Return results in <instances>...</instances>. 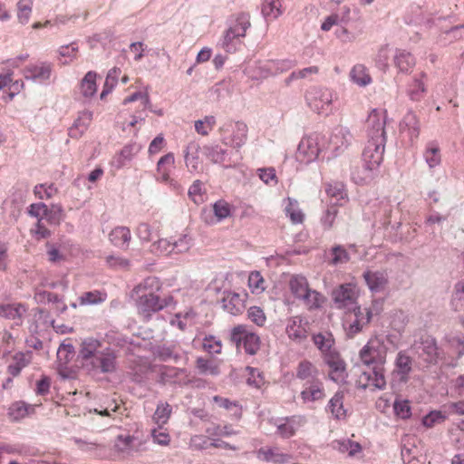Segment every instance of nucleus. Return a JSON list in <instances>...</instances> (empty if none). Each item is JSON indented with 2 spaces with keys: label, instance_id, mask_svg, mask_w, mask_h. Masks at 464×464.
<instances>
[{
  "label": "nucleus",
  "instance_id": "f257e3e1",
  "mask_svg": "<svg viewBox=\"0 0 464 464\" xmlns=\"http://www.w3.org/2000/svg\"><path fill=\"white\" fill-rule=\"evenodd\" d=\"M83 365L90 371L101 373H112L117 369V353L109 347H103L101 341L89 337L81 344L79 352Z\"/></svg>",
  "mask_w": 464,
  "mask_h": 464
},
{
  "label": "nucleus",
  "instance_id": "f03ea898",
  "mask_svg": "<svg viewBox=\"0 0 464 464\" xmlns=\"http://www.w3.org/2000/svg\"><path fill=\"white\" fill-rule=\"evenodd\" d=\"M160 290V282L156 277H148L144 280L143 284L138 286V292L144 290L136 302L138 312L146 320H150L153 314L169 307L174 304L172 295H166L160 297L153 289Z\"/></svg>",
  "mask_w": 464,
  "mask_h": 464
},
{
  "label": "nucleus",
  "instance_id": "7ed1b4c3",
  "mask_svg": "<svg viewBox=\"0 0 464 464\" xmlns=\"http://www.w3.org/2000/svg\"><path fill=\"white\" fill-rule=\"evenodd\" d=\"M384 148L385 143H382V140L377 142L367 141L362 155L364 176H360L357 172L353 174V179L356 184H367L377 175L383 160Z\"/></svg>",
  "mask_w": 464,
  "mask_h": 464
},
{
  "label": "nucleus",
  "instance_id": "20e7f679",
  "mask_svg": "<svg viewBox=\"0 0 464 464\" xmlns=\"http://www.w3.org/2000/svg\"><path fill=\"white\" fill-rule=\"evenodd\" d=\"M222 142L233 148H241L247 140V125L243 121H227L220 128Z\"/></svg>",
  "mask_w": 464,
  "mask_h": 464
},
{
  "label": "nucleus",
  "instance_id": "39448f33",
  "mask_svg": "<svg viewBox=\"0 0 464 464\" xmlns=\"http://www.w3.org/2000/svg\"><path fill=\"white\" fill-rule=\"evenodd\" d=\"M333 99L334 92L328 88L314 86L305 94L308 106L318 114L328 115L332 111Z\"/></svg>",
  "mask_w": 464,
  "mask_h": 464
},
{
  "label": "nucleus",
  "instance_id": "423d86ee",
  "mask_svg": "<svg viewBox=\"0 0 464 464\" xmlns=\"http://www.w3.org/2000/svg\"><path fill=\"white\" fill-rule=\"evenodd\" d=\"M230 341L239 348L243 346L246 353L254 355L260 348V338L257 334L248 332L246 325L235 326L230 332Z\"/></svg>",
  "mask_w": 464,
  "mask_h": 464
},
{
  "label": "nucleus",
  "instance_id": "0eeeda50",
  "mask_svg": "<svg viewBox=\"0 0 464 464\" xmlns=\"http://www.w3.org/2000/svg\"><path fill=\"white\" fill-rule=\"evenodd\" d=\"M387 348L379 340H370L360 351V359L366 366L384 365Z\"/></svg>",
  "mask_w": 464,
  "mask_h": 464
},
{
  "label": "nucleus",
  "instance_id": "6e6552de",
  "mask_svg": "<svg viewBox=\"0 0 464 464\" xmlns=\"http://www.w3.org/2000/svg\"><path fill=\"white\" fill-rule=\"evenodd\" d=\"M368 141H380L386 143V116L385 111L373 109L366 121Z\"/></svg>",
  "mask_w": 464,
  "mask_h": 464
},
{
  "label": "nucleus",
  "instance_id": "1a4fd4ad",
  "mask_svg": "<svg viewBox=\"0 0 464 464\" xmlns=\"http://www.w3.org/2000/svg\"><path fill=\"white\" fill-rule=\"evenodd\" d=\"M320 151L318 136L309 135L300 140L295 157L299 162L308 164L318 158Z\"/></svg>",
  "mask_w": 464,
  "mask_h": 464
},
{
  "label": "nucleus",
  "instance_id": "9d476101",
  "mask_svg": "<svg viewBox=\"0 0 464 464\" xmlns=\"http://www.w3.org/2000/svg\"><path fill=\"white\" fill-rule=\"evenodd\" d=\"M306 423V419L302 415H293L279 419L276 421V433L283 439H289L295 435L296 431Z\"/></svg>",
  "mask_w": 464,
  "mask_h": 464
},
{
  "label": "nucleus",
  "instance_id": "9b49d317",
  "mask_svg": "<svg viewBox=\"0 0 464 464\" xmlns=\"http://www.w3.org/2000/svg\"><path fill=\"white\" fill-rule=\"evenodd\" d=\"M308 328V321L301 316L296 315L288 319L285 332L290 340L300 343L307 338Z\"/></svg>",
  "mask_w": 464,
  "mask_h": 464
},
{
  "label": "nucleus",
  "instance_id": "f8f14e48",
  "mask_svg": "<svg viewBox=\"0 0 464 464\" xmlns=\"http://www.w3.org/2000/svg\"><path fill=\"white\" fill-rule=\"evenodd\" d=\"M52 72L53 65L50 63L40 62L25 66L23 73L26 80L43 84L50 80Z\"/></svg>",
  "mask_w": 464,
  "mask_h": 464
},
{
  "label": "nucleus",
  "instance_id": "ddd939ff",
  "mask_svg": "<svg viewBox=\"0 0 464 464\" xmlns=\"http://www.w3.org/2000/svg\"><path fill=\"white\" fill-rule=\"evenodd\" d=\"M324 362L330 368L329 378L334 382H344L347 377L345 362L335 353H328L324 356Z\"/></svg>",
  "mask_w": 464,
  "mask_h": 464
},
{
  "label": "nucleus",
  "instance_id": "4468645a",
  "mask_svg": "<svg viewBox=\"0 0 464 464\" xmlns=\"http://www.w3.org/2000/svg\"><path fill=\"white\" fill-rule=\"evenodd\" d=\"M332 298L336 308H347L355 304L356 293L352 285L343 284L333 290Z\"/></svg>",
  "mask_w": 464,
  "mask_h": 464
},
{
  "label": "nucleus",
  "instance_id": "2eb2a0df",
  "mask_svg": "<svg viewBox=\"0 0 464 464\" xmlns=\"http://www.w3.org/2000/svg\"><path fill=\"white\" fill-rule=\"evenodd\" d=\"M419 356L429 364H436L440 358L437 341L432 336L422 337L417 347Z\"/></svg>",
  "mask_w": 464,
  "mask_h": 464
},
{
  "label": "nucleus",
  "instance_id": "dca6fc26",
  "mask_svg": "<svg viewBox=\"0 0 464 464\" xmlns=\"http://www.w3.org/2000/svg\"><path fill=\"white\" fill-rule=\"evenodd\" d=\"M354 320L345 326V334L348 338H353L356 334L361 333L364 326L368 325L372 319V311L365 309V314L361 310L360 306L353 308Z\"/></svg>",
  "mask_w": 464,
  "mask_h": 464
},
{
  "label": "nucleus",
  "instance_id": "f3484780",
  "mask_svg": "<svg viewBox=\"0 0 464 464\" xmlns=\"http://www.w3.org/2000/svg\"><path fill=\"white\" fill-rule=\"evenodd\" d=\"M295 64L296 62L292 59L270 60L260 66V71L264 77L274 76L290 70Z\"/></svg>",
  "mask_w": 464,
  "mask_h": 464
},
{
  "label": "nucleus",
  "instance_id": "a211bd4d",
  "mask_svg": "<svg viewBox=\"0 0 464 464\" xmlns=\"http://www.w3.org/2000/svg\"><path fill=\"white\" fill-rule=\"evenodd\" d=\"M26 311V306L21 303L0 304V316L8 320L16 321V325L23 324V317Z\"/></svg>",
  "mask_w": 464,
  "mask_h": 464
},
{
  "label": "nucleus",
  "instance_id": "6ab92c4d",
  "mask_svg": "<svg viewBox=\"0 0 464 464\" xmlns=\"http://www.w3.org/2000/svg\"><path fill=\"white\" fill-rule=\"evenodd\" d=\"M362 276L369 289L374 293L382 291L388 284V275L386 271L367 270L363 272Z\"/></svg>",
  "mask_w": 464,
  "mask_h": 464
},
{
  "label": "nucleus",
  "instance_id": "aec40b11",
  "mask_svg": "<svg viewBox=\"0 0 464 464\" xmlns=\"http://www.w3.org/2000/svg\"><path fill=\"white\" fill-rule=\"evenodd\" d=\"M361 378L367 382V384L363 385L364 389L367 386H373L378 390H383L386 387L383 365L372 366L370 371L363 372Z\"/></svg>",
  "mask_w": 464,
  "mask_h": 464
},
{
  "label": "nucleus",
  "instance_id": "412c9836",
  "mask_svg": "<svg viewBox=\"0 0 464 464\" xmlns=\"http://www.w3.org/2000/svg\"><path fill=\"white\" fill-rule=\"evenodd\" d=\"M92 120V112L90 111H82L78 114L77 119L68 130V135L72 139L81 138L87 130Z\"/></svg>",
  "mask_w": 464,
  "mask_h": 464
},
{
  "label": "nucleus",
  "instance_id": "4be33fe9",
  "mask_svg": "<svg viewBox=\"0 0 464 464\" xmlns=\"http://www.w3.org/2000/svg\"><path fill=\"white\" fill-rule=\"evenodd\" d=\"M353 135L346 127L337 126L334 129L330 143L336 151H343L351 144Z\"/></svg>",
  "mask_w": 464,
  "mask_h": 464
},
{
  "label": "nucleus",
  "instance_id": "5701e85b",
  "mask_svg": "<svg viewBox=\"0 0 464 464\" xmlns=\"http://www.w3.org/2000/svg\"><path fill=\"white\" fill-rule=\"evenodd\" d=\"M110 242L116 247L126 250L131 240V233L128 227L118 226L109 234Z\"/></svg>",
  "mask_w": 464,
  "mask_h": 464
},
{
  "label": "nucleus",
  "instance_id": "b1692460",
  "mask_svg": "<svg viewBox=\"0 0 464 464\" xmlns=\"http://www.w3.org/2000/svg\"><path fill=\"white\" fill-rule=\"evenodd\" d=\"M256 457L262 461L273 464H285L289 461L290 455L283 453L278 448H260Z\"/></svg>",
  "mask_w": 464,
  "mask_h": 464
},
{
  "label": "nucleus",
  "instance_id": "393cba45",
  "mask_svg": "<svg viewBox=\"0 0 464 464\" xmlns=\"http://www.w3.org/2000/svg\"><path fill=\"white\" fill-rule=\"evenodd\" d=\"M412 370V359L406 354L405 352L401 351L397 353L395 360L394 372L399 376L400 381L406 382L409 380V375Z\"/></svg>",
  "mask_w": 464,
  "mask_h": 464
},
{
  "label": "nucleus",
  "instance_id": "a878e982",
  "mask_svg": "<svg viewBox=\"0 0 464 464\" xmlns=\"http://www.w3.org/2000/svg\"><path fill=\"white\" fill-rule=\"evenodd\" d=\"M394 65L401 73H410L415 66L416 61L413 55L402 49H396L393 57Z\"/></svg>",
  "mask_w": 464,
  "mask_h": 464
},
{
  "label": "nucleus",
  "instance_id": "bb28decb",
  "mask_svg": "<svg viewBox=\"0 0 464 464\" xmlns=\"http://www.w3.org/2000/svg\"><path fill=\"white\" fill-rule=\"evenodd\" d=\"M35 405L28 404L24 401H19L13 402L8 408V416L13 421H19L25 417L34 414Z\"/></svg>",
  "mask_w": 464,
  "mask_h": 464
},
{
  "label": "nucleus",
  "instance_id": "cd10ccee",
  "mask_svg": "<svg viewBox=\"0 0 464 464\" xmlns=\"http://www.w3.org/2000/svg\"><path fill=\"white\" fill-rule=\"evenodd\" d=\"M301 392V398L304 402L321 400L324 396L323 382L318 379L309 381Z\"/></svg>",
  "mask_w": 464,
  "mask_h": 464
},
{
  "label": "nucleus",
  "instance_id": "c85d7f7f",
  "mask_svg": "<svg viewBox=\"0 0 464 464\" xmlns=\"http://www.w3.org/2000/svg\"><path fill=\"white\" fill-rule=\"evenodd\" d=\"M423 159L431 170L441 163V153L439 143L435 140L429 141L423 151Z\"/></svg>",
  "mask_w": 464,
  "mask_h": 464
},
{
  "label": "nucleus",
  "instance_id": "c756f323",
  "mask_svg": "<svg viewBox=\"0 0 464 464\" xmlns=\"http://www.w3.org/2000/svg\"><path fill=\"white\" fill-rule=\"evenodd\" d=\"M229 26L232 30L242 37H245L246 31L251 26L250 14L246 12H240L231 16L229 20Z\"/></svg>",
  "mask_w": 464,
  "mask_h": 464
},
{
  "label": "nucleus",
  "instance_id": "7c9ffc66",
  "mask_svg": "<svg viewBox=\"0 0 464 464\" xmlns=\"http://www.w3.org/2000/svg\"><path fill=\"white\" fill-rule=\"evenodd\" d=\"M222 303L223 307L234 315L240 314L245 307L244 299L237 293L228 292L223 297Z\"/></svg>",
  "mask_w": 464,
  "mask_h": 464
},
{
  "label": "nucleus",
  "instance_id": "2f4dec72",
  "mask_svg": "<svg viewBox=\"0 0 464 464\" xmlns=\"http://www.w3.org/2000/svg\"><path fill=\"white\" fill-rule=\"evenodd\" d=\"M319 371L317 368L309 361H301L296 368V378L302 381H314L318 379Z\"/></svg>",
  "mask_w": 464,
  "mask_h": 464
},
{
  "label": "nucleus",
  "instance_id": "473e14b6",
  "mask_svg": "<svg viewBox=\"0 0 464 464\" xmlns=\"http://www.w3.org/2000/svg\"><path fill=\"white\" fill-rule=\"evenodd\" d=\"M291 292L299 299H309L311 289L308 288L307 280L304 276H294L289 283Z\"/></svg>",
  "mask_w": 464,
  "mask_h": 464
},
{
  "label": "nucleus",
  "instance_id": "72a5a7b5",
  "mask_svg": "<svg viewBox=\"0 0 464 464\" xmlns=\"http://www.w3.org/2000/svg\"><path fill=\"white\" fill-rule=\"evenodd\" d=\"M464 39V24L441 31L439 42L444 45Z\"/></svg>",
  "mask_w": 464,
  "mask_h": 464
},
{
  "label": "nucleus",
  "instance_id": "f704fd0d",
  "mask_svg": "<svg viewBox=\"0 0 464 464\" xmlns=\"http://www.w3.org/2000/svg\"><path fill=\"white\" fill-rule=\"evenodd\" d=\"M199 145L192 141L188 144L185 150V162L186 166L190 171H198L199 166V160L198 156V152L199 150Z\"/></svg>",
  "mask_w": 464,
  "mask_h": 464
},
{
  "label": "nucleus",
  "instance_id": "c9c22d12",
  "mask_svg": "<svg viewBox=\"0 0 464 464\" xmlns=\"http://www.w3.org/2000/svg\"><path fill=\"white\" fill-rule=\"evenodd\" d=\"M327 408L335 419L341 420L345 418L346 411L343 408V393L342 392H335L329 401Z\"/></svg>",
  "mask_w": 464,
  "mask_h": 464
},
{
  "label": "nucleus",
  "instance_id": "e433bc0d",
  "mask_svg": "<svg viewBox=\"0 0 464 464\" xmlns=\"http://www.w3.org/2000/svg\"><path fill=\"white\" fill-rule=\"evenodd\" d=\"M350 78L353 83L361 87L367 86L372 82V78L367 72L366 67L362 64H356L352 68Z\"/></svg>",
  "mask_w": 464,
  "mask_h": 464
},
{
  "label": "nucleus",
  "instance_id": "4c0bfd02",
  "mask_svg": "<svg viewBox=\"0 0 464 464\" xmlns=\"http://www.w3.org/2000/svg\"><path fill=\"white\" fill-rule=\"evenodd\" d=\"M261 12L266 20L276 19L283 14L280 0H264Z\"/></svg>",
  "mask_w": 464,
  "mask_h": 464
},
{
  "label": "nucleus",
  "instance_id": "58836bf2",
  "mask_svg": "<svg viewBox=\"0 0 464 464\" xmlns=\"http://www.w3.org/2000/svg\"><path fill=\"white\" fill-rule=\"evenodd\" d=\"M203 154L213 163L222 164L226 161L227 150L218 145H209L203 147Z\"/></svg>",
  "mask_w": 464,
  "mask_h": 464
},
{
  "label": "nucleus",
  "instance_id": "ea45409f",
  "mask_svg": "<svg viewBox=\"0 0 464 464\" xmlns=\"http://www.w3.org/2000/svg\"><path fill=\"white\" fill-rule=\"evenodd\" d=\"M96 72L90 71L85 74V76L81 81V92L84 97L90 98L96 93Z\"/></svg>",
  "mask_w": 464,
  "mask_h": 464
},
{
  "label": "nucleus",
  "instance_id": "a19ab883",
  "mask_svg": "<svg viewBox=\"0 0 464 464\" xmlns=\"http://www.w3.org/2000/svg\"><path fill=\"white\" fill-rule=\"evenodd\" d=\"M196 366L201 374L217 376L220 373L218 365L213 359L199 357L196 361Z\"/></svg>",
  "mask_w": 464,
  "mask_h": 464
},
{
  "label": "nucleus",
  "instance_id": "79ce46f5",
  "mask_svg": "<svg viewBox=\"0 0 464 464\" xmlns=\"http://www.w3.org/2000/svg\"><path fill=\"white\" fill-rule=\"evenodd\" d=\"M171 406L168 402H160L153 415V420L161 426L169 420L171 414Z\"/></svg>",
  "mask_w": 464,
  "mask_h": 464
},
{
  "label": "nucleus",
  "instance_id": "37998d69",
  "mask_svg": "<svg viewBox=\"0 0 464 464\" xmlns=\"http://www.w3.org/2000/svg\"><path fill=\"white\" fill-rule=\"evenodd\" d=\"M392 214V205L388 201L379 203L378 209L373 212V216L382 226L390 224V217Z\"/></svg>",
  "mask_w": 464,
  "mask_h": 464
},
{
  "label": "nucleus",
  "instance_id": "c03bdc74",
  "mask_svg": "<svg viewBox=\"0 0 464 464\" xmlns=\"http://www.w3.org/2000/svg\"><path fill=\"white\" fill-rule=\"evenodd\" d=\"M140 150V146L136 144V143H132V144H128L126 146H124L121 150L120 151V154L117 158V166L118 167H121L125 164V162L127 160H131V158L133 157V155L137 154Z\"/></svg>",
  "mask_w": 464,
  "mask_h": 464
},
{
  "label": "nucleus",
  "instance_id": "a18cd8bd",
  "mask_svg": "<svg viewBox=\"0 0 464 464\" xmlns=\"http://www.w3.org/2000/svg\"><path fill=\"white\" fill-rule=\"evenodd\" d=\"M120 72H121V70L116 67H114L109 71V72L106 76V79H105L102 92L101 93V99H103L107 94L111 92V91L117 84L118 76H119Z\"/></svg>",
  "mask_w": 464,
  "mask_h": 464
},
{
  "label": "nucleus",
  "instance_id": "49530a36",
  "mask_svg": "<svg viewBox=\"0 0 464 464\" xmlns=\"http://www.w3.org/2000/svg\"><path fill=\"white\" fill-rule=\"evenodd\" d=\"M106 295L100 291H90L83 293L79 298L81 305L97 304L105 300Z\"/></svg>",
  "mask_w": 464,
  "mask_h": 464
},
{
  "label": "nucleus",
  "instance_id": "de8ad7c7",
  "mask_svg": "<svg viewBox=\"0 0 464 464\" xmlns=\"http://www.w3.org/2000/svg\"><path fill=\"white\" fill-rule=\"evenodd\" d=\"M265 281L259 271H253L248 276V286L253 294H261L265 291Z\"/></svg>",
  "mask_w": 464,
  "mask_h": 464
},
{
  "label": "nucleus",
  "instance_id": "09e8293b",
  "mask_svg": "<svg viewBox=\"0 0 464 464\" xmlns=\"http://www.w3.org/2000/svg\"><path fill=\"white\" fill-rule=\"evenodd\" d=\"M172 242L167 238L158 239L150 246V252L155 255H170L173 253Z\"/></svg>",
  "mask_w": 464,
  "mask_h": 464
},
{
  "label": "nucleus",
  "instance_id": "8fccbe9b",
  "mask_svg": "<svg viewBox=\"0 0 464 464\" xmlns=\"http://www.w3.org/2000/svg\"><path fill=\"white\" fill-rule=\"evenodd\" d=\"M78 52V45L76 43H72L68 45H63L59 48V54L64 60H60V63L63 65L68 64L70 62H72L75 57L76 53Z\"/></svg>",
  "mask_w": 464,
  "mask_h": 464
},
{
  "label": "nucleus",
  "instance_id": "3c124183",
  "mask_svg": "<svg viewBox=\"0 0 464 464\" xmlns=\"http://www.w3.org/2000/svg\"><path fill=\"white\" fill-rule=\"evenodd\" d=\"M287 205L285 208V213L290 217L295 224L302 223L304 220V214L296 208L297 201L290 198H287Z\"/></svg>",
  "mask_w": 464,
  "mask_h": 464
},
{
  "label": "nucleus",
  "instance_id": "603ef678",
  "mask_svg": "<svg viewBox=\"0 0 464 464\" xmlns=\"http://www.w3.org/2000/svg\"><path fill=\"white\" fill-rule=\"evenodd\" d=\"M313 341L324 355L328 353H334L331 350L334 343L331 337L326 338L323 334H317L313 336Z\"/></svg>",
  "mask_w": 464,
  "mask_h": 464
},
{
  "label": "nucleus",
  "instance_id": "864d4df0",
  "mask_svg": "<svg viewBox=\"0 0 464 464\" xmlns=\"http://www.w3.org/2000/svg\"><path fill=\"white\" fill-rule=\"evenodd\" d=\"M213 212L218 221H221L231 215V208L227 201L220 199L213 204Z\"/></svg>",
  "mask_w": 464,
  "mask_h": 464
},
{
  "label": "nucleus",
  "instance_id": "5fc2aeb1",
  "mask_svg": "<svg viewBox=\"0 0 464 464\" xmlns=\"http://www.w3.org/2000/svg\"><path fill=\"white\" fill-rule=\"evenodd\" d=\"M394 413L397 417L407 420L411 416V409L407 400H395L393 403Z\"/></svg>",
  "mask_w": 464,
  "mask_h": 464
},
{
  "label": "nucleus",
  "instance_id": "6e6d98bb",
  "mask_svg": "<svg viewBox=\"0 0 464 464\" xmlns=\"http://www.w3.org/2000/svg\"><path fill=\"white\" fill-rule=\"evenodd\" d=\"M63 208L60 205L47 206V211L44 213V218L53 225H58L62 220Z\"/></svg>",
  "mask_w": 464,
  "mask_h": 464
},
{
  "label": "nucleus",
  "instance_id": "4d7b16f0",
  "mask_svg": "<svg viewBox=\"0 0 464 464\" xmlns=\"http://www.w3.org/2000/svg\"><path fill=\"white\" fill-rule=\"evenodd\" d=\"M172 242L173 253L181 254L189 250L192 246L191 238L188 235H181L177 240Z\"/></svg>",
  "mask_w": 464,
  "mask_h": 464
},
{
  "label": "nucleus",
  "instance_id": "13d9d810",
  "mask_svg": "<svg viewBox=\"0 0 464 464\" xmlns=\"http://www.w3.org/2000/svg\"><path fill=\"white\" fill-rule=\"evenodd\" d=\"M338 209L336 207V203L329 206L324 211V215L321 218V222L325 229H329L332 227L334 219L337 216Z\"/></svg>",
  "mask_w": 464,
  "mask_h": 464
},
{
  "label": "nucleus",
  "instance_id": "bf43d9fd",
  "mask_svg": "<svg viewBox=\"0 0 464 464\" xmlns=\"http://www.w3.org/2000/svg\"><path fill=\"white\" fill-rule=\"evenodd\" d=\"M240 37L241 36L237 35V34L235 32V30H232L231 28H227L223 36L222 47L227 52L235 51L236 44H234V41L239 39Z\"/></svg>",
  "mask_w": 464,
  "mask_h": 464
},
{
  "label": "nucleus",
  "instance_id": "052dcab7",
  "mask_svg": "<svg viewBox=\"0 0 464 464\" xmlns=\"http://www.w3.org/2000/svg\"><path fill=\"white\" fill-rule=\"evenodd\" d=\"M57 192V188L53 184L46 186L45 184H38L34 188V195L40 198H51Z\"/></svg>",
  "mask_w": 464,
  "mask_h": 464
},
{
  "label": "nucleus",
  "instance_id": "680f3d73",
  "mask_svg": "<svg viewBox=\"0 0 464 464\" xmlns=\"http://www.w3.org/2000/svg\"><path fill=\"white\" fill-rule=\"evenodd\" d=\"M203 348L209 353H220L221 341L213 335L205 336L203 339Z\"/></svg>",
  "mask_w": 464,
  "mask_h": 464
},
{
  "label": "nucleus",
  "instance_id": "e2e57ef3",
  "mask_svg": "<svg viewBox=\"0 0 464 464\" xmlns=\"http://www.w3.org/2000/svg\"><path fill=\"white\" fill-rule=\"evenodd\" d=\"M424 92V83L419 79H414L413 82L409 86L408 89V94L411 100L420 101Z\"/></svg>",
  "mask_w": 464,
  "mask_h": 464
},
{
  "label": "nucleus",
  "instance_id": "0e129e2a",
  "mask_svg": "<svg viewBox=\"0 0 464 464\" xmlns=\"http://www.w3.org/2000/svg\"><path fill=\"white\" fill-rule=\"evenodd\" d=\"M106 264L114 269L127 270L130 266L129 259L120 256H108L106 257Z\"/></svg>",
  "mask_w": 464,
  "mask_h": 464
},
{
  "label": "nucleus",
  "instance_id": "69168bd1",
  "mask_svg": "<svg viewBox=\"0 0 464 464\" xmlns=\"http://www.w3.org/2000/svg\"><path fill=\"white\" fill-rule=\"evenodd\" d=\"M248 318L256 325L263 326L266 321V314L259 306H251L247 310Z\"/></svg>",
  "mask_w": 464,
  "mask_h": 464
},
{
  "label": "nucleus",
  "instance_id": "338daca9",
  "mask_svg": "<svg viewBox=\"0 0 464 464\" xmlns=\"http://www.w3.org/2000/svg\"><path fill=\"white\" fill-rule=\"evenodd\" d=\"M74 354V346L72 343H61L57 351V358L63 363H67Z\"/></svg>",
  "mask_w": 464,
  "mask_h": 464
},
{
  "label": "nucleus",
  "instance_id": "774afa93",
  "mask_svg": "<svg viewBox=\"0 0 464 464\" xmlns=\"http://www.w3.org/2000/svg\"><path fill=\"white\" fill-rule=\"evenodd\" d=\"M203 183L197 179L188 188V195L196 204H199L203 202V193H202Z\"/></svg>",
  "mask_w": 464,
  "mask_h": 464
}]
</instances>
